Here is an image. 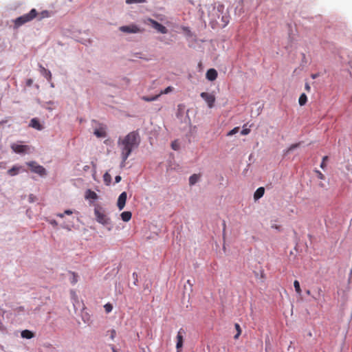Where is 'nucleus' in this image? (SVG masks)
Instances as JSON below:
<instances>
[{"mask_svg": "<svg viewBox=\"0 0 352 352\" xmlns=\"http://www.w3.org/2000/svg\"><path fill=\"white\" fill-rule=\"evenodd\" d=\"M140 143V138L137 132L133 131L127 135L119 137L117 146L120 153V167L124 168L126 161L133 150L136 149Z\"/></svg>", "mask_w": 352, "mask_h": 352, "instance_id": "nucleus-1", "label": "nucleus"}, {"mask_svg": "<svg viewBox=\"0 0 352 352\" xmlns=\"http://www.w3.org/2000/svg\"><path fill=\"white\" fill-rule=\"evenodd\" d=\"M94 214L98 223L107 226L110 231L112 229V225L110 218L105 214L102 208L96 207L94 208Z\"/></svg>", "mask_w": 352, "mask_h": 352, "instance_id": "nucleus-2", "label": "nucleus"}, {"mask_svg": "<svg viewBox=\"0 0 352 352\" xmlns=\"http://www.w3.org/2000/svg\"><path fill=\"white\" fill-rule=\"evenodd\" d=\"M36 16L37 11L36 10V9H32L29 13L25 14L13 20V22L14 23V28L17 29L23 24L31 21Z\"/></svg>", "mask_w": 352, "mask_h": 352, "instance_id": "nucleus-3", "label": "nucleus"}, {"mask_svg": "<svg viewBox=\"0 0 352 352\" xmlns=\"http://www.w3.org/2000/svg\"><path fill=\"white\" fill-rule=\"evenodd\" d=\"M143 23L146 25L150 26L153 28L157 32L165 34L168 33V29L160 23L158 21L151 19L150 17H146L143 19Z\"/></svg>", "mask_w": 352, "mask_h": 352, "instance_id": "nucleus-4", "label": "nucleus"}, {"mask_svg": "<svg viewBox=\"0 0 352 352\" xmlns=\"http://www.w3.org/2000/svg\"><path fill=\"white\" fill-rule=\"evenodd\" d=\"M224 11V6L221 4H219L217 7L214 8L213 12L214 14L217 16V19H220L221 23H219V21L217 23L221 25L222 27H225L229 22L228 17L227 16V13H223Z\"/></svg>", "mask_w": 352, "mask_h": 352, "instance_id": "nucleus-5", "label": "nucleus"}, {"mask_svg": "<svg viewBox=\"0 0 352 352\" xmlns=\"http://www.w3.org/2000/svg\"><path fill=\"white\" fill-rule=\"evenodd\" d=\"M28 166L30 167L31 170L38 175H39L41 177H44L47 175V171L45 168L38 164L35 162H30L27 163Z\"/></svg>", "mask_w": 352, "mask_h": 352, "instance_id": "nucleus-6", "label": "nucleus"}, {"mask_svg": "<svg viewBox=\"0 0 352 352\" xmlns=\"http://www.w3.org/2000/svg\"><path fill=\"white\" fill-rule=\"evenodd\" d=\"M13 152L18 154H24L30 152L31 147L28 145L12 143L10 146Z\"/></svg>", "mask_w": 352, "mask_h": 352, "instance_id": "nucleus-7", "label": "nucleus"}, {"mask_svg": "<svg viewBox=\"0 0 352 352\" xmlns=\"http://www.w3.org/2000/svg\"><path fill=\"white\" fill-rule=\"evenodd\" d=\"M119 30L122 32L127 33V34H137L142 32L141 29L135 24H131L129 25H123L119 28Z\"/></svg>", "mask_w": 352, "mask_h": 352, "instance_id": "nucleus-8", "label": "nucleus"}, {"mask_svg": "<svg viewBox=\"0 0 352 352\" xmlns=\"http://www.w3.org/2000/svg\"><path fill=\"white\" fill-rule=\"evenodd\" d=\"M200 96L205 100L209 108L211 109L214 107V103L215 102V96L214 94L208 92H202L201 93Z\"/></svg>", "mask_w": 352, "mask_h": 352, "instance_id": "nucleus-9", "label": "nucleus"}, {"mask_svg": "<svg viewBox=\"0 0 352 352\" xmlns=\"http://www.w3.org/2000/svg\"><path fill=\"white\" fill-rule=\"evenodd\" d=\"M185 334H186V332H185L184 329H180L177 332V335L176 337V338H177V343H176L177 352H180V349L183 346L184 336Z\"/></svg>", "mask_w": 352, "mask_h": 352, "instance_id": "nucleus-10", "label": "nucleus"}, {"mask_svg": "<svg viewBox=\"0 0 352 352\" xmlns=\"http://www.w3.org/2000/svg\"><path fill=\"white\" fill-rule=\"evenodd\" d=\"M85 199L89 201L90 204H93L98 199V195L91 189H87L85 192Z\"/></svg>", "mask_w": 352, "mask_h": 352, "instance_id": "nucleus-11", "label": "nucleus"}, {"mask_svg": "<svg viewBox=\"0 0 352 352\" xmlns=\"http://www.w3.org/2000/svg\"><path fill=\"white\" fill-rule=\"evenodd\" d=\"M126 197H127V194L126 192H122L119 195L118 199L117 206L120 210H122L124 208L126 201Z\"/></svg>", "mask_w": 352, "mask_h": 352, "instance_id": "nucleus-12", "label": "nucleus"}, {"mask_svg": "<svg viewBox=\"0 0 352 352\" xmlns=\"http://www.w3.org/2000/svg\"><path fill=\"white\" fill-rule=\"evenodd\" d=\"M23 171H24V170L21 166L14 165L8 170V174L11 177H13Z\"/></svg>", "mask_w": 352, "mask_h": 352, "instance_id": "nucleus-13", "label": "nucleus"}, {"mask_svg": "<svg viewBox=\"0 0 352 352\" xmlns=\"http://www.w3.org/2000/svg\"><path fill=\"white\" fill-rule=\"evenodd\" d=\"M39 67V72L42 76H43L49 82L52 79V74L51 72L47 69H45L43 66L41 65H38Z\"/></svg>", "mask_w": 352, "mask_h": 352, "instance_id": "nucleus-14", "label": "nucleus"}, {"mask_svg": "<svg viewBox=\"0 0 352 352\" xmlns=\"http://www.w3.org/2000/svg\"><path fill=\"white\" fill-rule=\"evenodd\" d=\"M29 126L38 131H41L43 129V126L40 124L37 118H32L30 122Z\"/></svg>", "mask_w": 352, "mask_h": 352, "instance_id": "nucleus-15", "label": "nucleus"}, {"mask_svg": "<svg viewBox=\"0 0 352 352\" xmlns=\"http://www.w3.org/2000/svg\"><path fill=\"white\" fill-rule=\"evenodd\" d=\"M217 77V72L214 69H210L206 72V78L208 80L213 81Z\"/></svg>", "mask_w": 352, "mask_h": 352, "instance_id": "nucleus-16", "label": "nucleus"}, {"mask_svg": "<svg viewBox=\"0 0 352 352\" xmlns=\"http://www.w3.org/2000/svg\"><path fill=\"white\" fill-rule=\"evenodd\" d=\"M264 192H265L264 188L259 187L258 188L256 189V190L255 191V192L254 194V199L255 200L259 199L260 198H261L263 196Z\"/></svg>", "mask_w": 352, "mask_h": 352, "instance_id": "nucleus-17", "label": "nucleus"}, {"mask_svg": "<svg viewBox=\"0 0 352 352\" xmlns=\"http://www.w3.org/2000/svg\"><path fill=\"white\" fill-rule=\"evenodd\" d=\"M21 336L23 338L31 339L34 337V334L30 330L25 329L21 331Z\"/></svg>", "mask_w": 352, "mask_h": 352, "instance_id": "nucleus-18", "label": "nucleus"}, {"mask_svg": "<svg viewBox=\"0 0 352 352\" xmlns=\"http://www.w3.org/2000/svg\"><path fill=\"white\" fill-rule=\"evenodd\" d=\"M200 175L197 174H193L189 177V185L193 186L199 181Z\"/></svg>", "mask_w": 352, "mask_h": 352, "instance_id": "nucleus-19", "label": "nucleus"}, {"mask_svg": "<svg viewBox=\"0 0 352 352\" xmlns=\"http://www.w3.org/2000/svg\"><path fill=\"white\" fill-rule=\"evenodd\" d=\"M300 143L292 144L287 149L283 151L284 156H287V155H289L290 152L297 148L300 146Z\"/></svg>", "mask_w": 352, "mask_h": 352, "instance_id": "nucleus-20", "label": "nucleus"}, {"mask_svg": "<svg viewBox=\"0 0 352 352\" xmlns=\"http://www.w3.org/2000/svg\"><path fill=\"white\" fill-rule=\"evenodd\" d=\"M131 212L129 211H125L122 212L121 214V218L122 221L127 222L131 219Z\"/></svg>", "mask_w": 352, "mask_h": 352, "instance_id": "nucleus-21", "label": "nucleus"}, {"mask_svg": "<svg viewBox=\"0 0 352 352\" xmlns=\"http://www.w3.org/2000/svg\"><path fill=\"white\" fill-rule=\"evenodd\" d=\"M322 297V291L320 288H318V292L316 295H313L312 298L314 300L319 302Z\"/></svg>", "mask_w": 352, "mask_h": 352, "instance_id": "nucleus-22", "label": "nucleus"}, {"mask_svg": "<svg viewBox=\"0 0 352 352\" xmlns=\"http://www.w3.org/2000/svg\"><path fill=\"white\" fill-rule=\"evenodd\" d=\"M185 112V106L182 104H179L177 105V116L181 117L182 114Z\"/></svg>", "mask_w": 352, "mask_h": 352, "instance_id": "nucleus-23", "label": "nucleus"}, {"mask_svg": "<svg viewBox=\"0 0 352 352\" xmlns=\"http://www.w3.org/2000/svg\"><path fill=\"white\" fill-rule=\"evenodd\" d=\"M160 96V94H157V95H155L154 96H151V97L143 96L142 98V99L146 102H151V101H155V100H157Z\"/></svg>", "mask_w": 352, "mask_h": 352, "instance_id": "nucleus-24", "label": "nucleus"}, {"mask_svg": "<svg viewBox=\"0 0 352 352\" xmlns=\"http://www.w3.org/2000/svg\"><path fill=\"white\" fill-rule=\"evenodd\" d=\"M94 133L98 138H104L106 136V133L103 129H96Z\"/></svg>", "mask_w": 352, "mask_h": 352, "instance_id": "nucleus-25", "label": "nucleus"}, {"mask_svg": "<svg viewBox=\"0 0 352 352\" xmlns=\"http://www.w3.org/2000/svg\"><path fill=\"white\" fill-rule=\"evenodd\" d=\"M307 98L305 94H302L299 98L298 102L300 106H303L307 102Z\"/></svg>", "mask_w": 352, "mask_h": 352, "instance_id": "nucleus-26", "label": "nucleus"}, {"mask_svg": "<svg viewBox=\"0 0 352 352\" xmlns=\"http://www.w3.org/2000/svg\"><path fill=\"white\" fill-rule=\"evenodd\" d=\"M103 179L105 184L109 186L111 181V176L108 173H105L103 175Z\"/></svg>", "mask_w": 352, "mask_h": 352, "instance_id": "nucleus-27", "label": "nucleus"}, {"mask_svg": "<svg viewBox=\"0 0 352 352\" xmlns=\"http://www.w3.org/2000/svg\"><path fill=\"white\" fill-rule=\"evenodd\" d=\"M69 280L72 285H75L78 282V277L75 273H70Z\"/></svg>", "mask_w": 352, "mask_h": 352, "instance_id": "nucleus-28", "label": "nucleus"}, {"mask_svg": "<svg viewBox=\"0 0 352 352\" xmlns=\"http://www.w3.org/2000/svg\"><path fill=\"white\" fill-rule=\"evenodd\" d=\"M294 288H295V290H296V293L298 295H300L302 291H301V289H300V283H299V282L298 280H294Z\"/></svg>", "mask_w": 352, "mask_h": 352, "instance_id": "nucleus-29", "label": "nucleus"}, {"mask_svg": "<svg viewBox=\"0 0 352 352\" xmlns=\"http://www.w3.org/2000/svg\"><path fill=\"white\" fill-rule=\"evenodd\" d=\"M70 294H71L72 300H73L74 305L75 306V303L78 302L77 294H76V292H74L73 290H72L70 292Z\"/></svg>", "mask_w": 352, "mask_h": 352, "instance_id": "nucleus-30", "label": "nucleus"}, {"mask_svg": "<svg viewBox=\"0 0 352 352\" xmlns=\"http://www.w3.org/2000/svg\"><path fill=\"white\" fill-rule=\"evenodd\" d=\"M173 90V87L169 86V87H166L164 90L161 91L159 94H160V96L162 94H168V93L171 92Z\"/></svg>", "mask_w": 352, "mask_h": 352, "instance_id": "nucleus-31", "label": "nucleus"}, {"mask_svg": "<svg viewBox=\"0 0 352 352\" xmlns=\"http://www.w3.org/2000/svg\"><path fill=\"white\" fill-rule=\"evenodd\" d=\"M239 127H238V126L234 127L233 129H232L227 133V136H232V135L237 133L239 132Z\"/></svg>", "mask_w": 352, "mask_h": 352, "instance_id": "nucleus-32", "label": "nucleus"}, {"mask_svg": "<svg viewBox=\"0 0 352 352\" xmlns=\"http://www.w3.org/2000/svg\"><path fill=\"white\" fill-rule=\"evenodd\" d=\"M146 0H126V4L145 3Z\"/></svg>", "mask_w": 352, "mask_h": 352, "instance_id": "nucleus-33", "label": "nucleus"}, {"mask_svg": "<svg viewBox=\"0 0 352 352\" xmlns=\"http://www.w3.org/2000/svg\"><path fill=\"white\" fill-rule=\"evenodd\" d=\"M172 148L175 151H177L179 148V143L177 141L173 142L171 144Z\"/></svg>", "mask_w": 352, "mask_h": 352, "instance_id": "nucleus-34", "label": "nucleus"}, {"mask_svg": "<svg viewBox=\"0 0 352 352\" xmlns=\"http://www.w3.org/2000/svg\"><path fill=\"white\" fill-rule=\"evenodd\" d=\"M328 160V157L327 156H324L323 158H322V161L320 164V168H322V169H324L325 166H326V164H325V162Z\"/></svg>", "mask_w": 352, "mask_h": 352, "instance_id": "nucleus-35", "label": "nucleus"}, {"mask_svg": "<svg viewBox=\"0 0 352 352\" xmlns=\"http://www.w3.org/2000/svg\"><path fill=\"white\" fill-rule=\"evenodd\" d=\"M36 200V197L33 194H30L28 196V201H29L30 203L34 202Z\"/></svg>", "mask_w": 352, "mask_h": 352, "instance_id": "nucleus-36", "label": "nucleus"}, {"mask_svg": "<svg viewBox=\"0 0 352 352\" xmlns=\"http://www.w3.org/2000/svg\"><path fill=\"white\" fill-rule=\"evenodd\" d=\"M112 305L111 304H106L104 305V309H105V311L107 312V313H109L112 310Z\"/></svg>", "mask_w": 352, "mask_h": 352, "instance_id": "nucleus-37", "label": "nucleus"}, {"mask_svg": "<svg viewBox=\"0 0 352 352\" xmlns=\"http://www.w3.org/2000/svg\"><path fill=\"white\" fill-rule=\"evenodd\" d=\"M250 132V130L249 129H245L243 127V130L241 131V134L243 135H246L249 134Z\"/></svg>", "mask_w": 352, "mask_h": 352, "instance_id": "nucleus-38", "label": "nucleus"}, {"mask_svg": "<svg viewBox=\"0 0 352 352\" xmlns=\"http://www.w3.org/2000/svg\"><path fill=\"white\" fill-rule=\"evenodd\" d=\"M318 178L320 179H324V175L319 170H316Z\"/></svg>", "mask_w": 352, "mask_h": 352, "instance_id": "nucleus-39", "label": "nucleus"}, {"mask_svg": "<svg viewBox=\"0 0 352 352\" xmlns=\"http://www.w3.org/2000/svg\"><path fill=\"white\" fill-rule=\"evenodd\" d=\"M116 336V332L114 329L110 331V338L113 340Z\"/></svg>", "mask_w": 352, "mask_h": 352, "instance_id": "nucleus-40", "label": "nucleus"}, {"mask_svg": "<svg viewBox=\"0 0 352 352\" xmlns=\"http://www.w3.org/2000/svg\"><path fill=\"white\" fill-rule=\"evenodd\" d=\"M49 14V13H48V12H47V11H43V12H42V13H41V15H42V16H41L40 19H43V18H45V17H48V16H49V14Z\"/></svg>", "mask_w": 352, "mask_h": 352, "instance_id": "nucleus-41", "label": "nucleus"}, {"mask_svg": "<svg viewBox=\"0 0 352 352\" xmlns=\"http://www.w3.org/2000/svg\"><path fill=\"white\" fill-rule=\"evenodd\" d=\"M32 83H33V80H32V79H31V78L28 79V80H26V85H27V86H28V87H30V86L32 85Z\"/></svg>", "mask_w": 352, "mask_h": 352, "instance_id": "nucleus-42", "label": "nucleus"}, {"mask_svg": "<svg viewBox=\"0 0 352 352\" xmlns=\"http://www.w3.org/2000/svg\"><path fill=\"white\" fill-rule=\"evenodd\" d=\"M49 223L53 226H56L58 225L56 221L54 219L50 220Z\"/></svg>", "mask_w": 352, "mask_h": 352, "instance_id": "nucleus-43", "label": "nucleus"}, {"mask_svg": "<svg viewBox=\"0 0 352 352\" xmlns=\"http://www.w3.org/2000/svg\"><path fill=\"white\" fill-rule=\"evenodd\" d=\"M133 277L134 278V284L136 285V282L138 281V275L135 272L133 273Z\"/></svg>", "mask_w": 352, "mask_h": 352, "instance_id": "nucleus-44", "label": "nucleus"}, {"mask_svg": "<svg viewBox=\"0 0 352 352\" xmlns=\"http://www.w3.org/2000/svg\"><path fill=\"white\" fill-rule=\"evenodd\" d=\"M121 181V177L120 175H117L115 177V182L116 183H119Z\"/></svg>", "mask_w": 352, "mask_h": 352, "instance_id": "nucleus-45", "label": "nucleus"}, {"mask_svg": "<svg viewBox=\"0 0 352 352\" xmlns=\"http://www.w3.org/2000/svg\"><path fill=\"white\" fill-rule=\"evenodd\" d=\"M73 213V212L71 210H66L64 212L65 214L70 215Z\"/></svg>", "mask_w": 352, "mask_h": 352, "instance_id": "nucleus-46", "label": "nucleus"}, {"mask_svg": "<svg viewBox=\"0 0 352 352\" xmlns=\"http://www.w3.org/2000/svg\"><path fill=\"white\" fill-rule=\"evenodd\" d=\"M241 330H239V332L236 333V334L234 336V339H238L239 336L241 335Z\"/></svg>", "mask_w": 352, "mask_h": 352, "instance_id": "nucleus-47", "label": "nucleus"}, {"mask_svg": "<svg viewBox=\"0 0 352 352\" xmlns=\"http://www.w3.org/2000/svg\"><path fill=\"white\" fill-rule=\"evenodd\" d=\"M61 227H62L63 228H64V229L67 230H71V229H70V228H69L67 225H65V224H63V225H62V226H61Z\"/></svg>", "mask_w": 352, "mask_h": 352, "instance_id": "nucleus-48", "label": "nucleus"}, {"mask_svg": "<svg viewBox=\"0 0 352 352\" xmlns=\"http://www.w3.org/2000/svg\"><path fill=\"white\" fill-rule=\"evenodd\" d=\"M235 328H236L237 332H239V330H241V327H240V325L239 324H237V323L235 324Z\"/></svg>", "mask_w": 352, "mask_h": 352, "instance_id": "nucleus-49", "label": "nucleus"}, {"mask_svg": "<svg viewBox=\"0 0 352 352\" xmlns=\"http://www.w3.org/2000/svg\"><path fill=\"white\" fill-rule=\"evenodd\" d=\"M64 215H65L64 212L63 213H58V214H56V216L60 217V218H63Z\"/></svg>", "mask_w": 352, "mask_h": 352, "instance_id": "nucleus-50", "label": "nucleus"}, {"mask_svg": "<svg viewBox=\"0 0 352 352\" xmlns=\"http://www.w3.org/2000/svg\"><path fill=\"white\" fill-rule=\"evenodd\" d=\"M318 76V74H312V75H311V78H312L313 79L316 78Z\"/></svg>", "mask_w": 352, "mask_h": 352, "instance_id": "nucleus-51", "label": "nucleus"}, {"mask_svg": "<svg viewBox=\"0 0 352 352\" xmlns=\"http://www.w3.org/2000/svg\"><path fill=\"white\" fill-rule=\"evenodd\" d=\"M305 89L307 90V91H309L310 90V86L309 84H306L305 85Z\"/></svg>", "mask_w": 352, "mask_h": 352, "instance_id": "nucleus-52", "label": "nucleus"}, {"mask_svg": "<svg viewBox=\"0 0 352 352\" xmlns=\"http://www.w3.org/2000/svg\"><path fill=\"white\" fill-rule=\"evenodd\" d=\"M111 349L113 352H119L117 349H115L114 346H111Z\"/></svg>", "mask_w": 352, "mask_h": 352, "instance_id": "nucleus-53", "label": "nucleus"}, {"mask_svg": "<svg viewBox=\"0 0 352 352\" xmlns=\"http://www.w3.org/2000/svg\"><path fill=\"white\" fill-rule=\"evenodd\" d=\"M187 283L190 285V287H192V283H191V281L190 280H187Z\"/></svg>", "mask_w": 352, "mask_h": 352, "instance_id": "nucleus-54", "label": "nucleus"}, {"mask_svg": "<svg viewBox=\"0 0 352 352\" xmlns=\"http://www.w3.org/2000/svg\"><path fill=\"white\" fill-rule=\"evenodd\" d=\"M158 20L162 21V22H163L164 21V18L160 17V18H158Z\"/></svg>", "mask_w": 352, "mask_h": 352, "instance_id": "nucleus-55", "label": "nucleus"}, {"mask_svg": "<svg viewBox=\"0 0 352 352\" xmlns=\"http://www.w3.org/2000/svg\"><path fill=\"white\" fill-rule=\"evenodd\" d=\"M306 294H307V295H310L311 292H310V291H309V290H307V291H306Z\"/></svg>", "mask_w": 352, "mask_h": 352, "instance_id": "nucleus-56", "label": "nucleus"}, {"mask_svg": "<svg viewBox=\"0 0 352 352\" xmlns=\"http://www.w3.org/2000/svg\"><path fill=\"white\" fill-rule=\"evenodd\" d=\"M260 113H261L260 110H259V109H258V112H257L256 115H257V116H258V115H259V114H260Z\"/></svg>", "mask_w": 352, "mask_h": 352, "instance_id": "nucleus-57", "label": "nucleus"}, {"mask_svg": "<svg viewBox=\"0 0 352 352\" xmlns=\"http://www.w3.org/2000/svg\"><path fill=\"white\" fill-rule=\"evenodd\" d=\"M47 104H52L53 102L52 101H50L48 102H47Z\"/></svg>", "mask_w": 352, "mask_h": 352, "instance_id": "nucleus-58", "label": "nucleus"}, {"mask_svg": "<svg viewBox=\"0 0 352 352\" xmlns=\"http://www.w3.org/2000/svg\"><path fill=\"white\" fill-rule=\"evenodd\" d=\"M51 87H54V84L53 83H51Z\"/></svg>", "mask_w": 352, "mask_h": 352, "instance_id": "nucleus-59", "label": "nucleus"}, {"mask_svg": "<svg viewBox=\"0 0 352 352\" xmlns=\"http://www.w3.org/2000/svg\"><path fill=\"white\" fill-rule=\"evenodd\" d=\"M272 228H277V226H272Z\"/></svg>", "mask_w": 352, "mask_h": 352, "instance_id": "nucleus-60", "label": "nucleus"}]
</instances>
